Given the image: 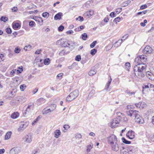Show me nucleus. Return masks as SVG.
Here are the masks:
<instances>
[{
	"mask_svg": "<svg viewBox=\"0 0 154 154\" xmlns=\"http://www.w3.org/2000/svg\"><path fill=\"white\" fill-rule=\"evenodd\" d=\"M146 67L145 64H137L134 67L133 70L134 74L138 78L143 77L144 74L143 73L144 70Z\"/></svg>",
	"mask_w": 154,
	"mask_h": 154,
	"instance_id": "obj_1",
	"label": "nucleus"
},
{
	"mask_svg": "<svg viewBox=\"0 0 154 154\" xmlns=\"http://www.w3.org/2000/svg\"><path fill=\"white\" fill-rule=\"evenodd\" d=\"M79 94V91L77 90H75L67 97L66 98V101L70 102L75 99L78 96Z\"/></svg>",
	"mask_w": 154,
	"mask_h": 154,
	"instance_id": "obj_2",
	"label": "nucleus"
},
{
	"mask_svg": "<svg viewBox=\"0 0 154 154\" xmlns=\"http://www.w3.org/2000/svg\"><path fill=\"white\" fill-rule=\"evenodd\" d=\"M121 116L119 115L117 117L114 118L110 123V126L112 128H114L118 126L120 121Z\"/></svg>",
	"mask_w": 154,
	"mask_h": 154,
	"instance_id": "obj_3",
	"label": "nucleus"
},
{
	"mask_svg": "<svg viewBox=\"0 0 154 154\" xmlns=\"http://www.w3.org/2000/svg\"><path fill=\"white\" fill-rule=\"evenodd\" d=\"M146 57L143 55L137 56L135 59V63L137 64H145L143 63V62H146Z\"/></svg>",
	"mask_w": 154,
	"mask_h": 154,
	"instance_id": "obj_4",
	"label": "nucleus"
},
{
	"mask_svg": "<svg viewBox=\"0 0 154 154\" xmlns=\"http://www.w3.org/2000/svg\"><path fill=\"white\" fill-rule=\"evenodd\" d=\"M108 143L110 145L119 142L117 137L114 134H111L107 138Z\"/></svg>",
	"mask_w": 154,
	"mask_h": 154,
	"instance_id": "obj_5",
	"label": "nucleus"
},
{
	"mask_svg": "<svg viewBox=\"0 0 154 154\" xmlns=\"http://www.w3.org/2000/svg\"><path fill=\"white\" fill-rule=\"evenodd\" d=\"M57 45H60L62 47H68L70 45V44L68 42L64 40L63 39H61L57 41Z\"/></svg>",
	"mask_w": 154,
	"mask_h": 154,
	"instance_id": "obj_6",
	"label": "nucleus"
},
{
	"mask_svg": "<svg viewBox=\"0 0 154 154\" xmlns=\"http://www.w3.org/2000/svg\"><path fill=\"white\" fill-rule=\"evenodd\" d=\"M29 124V122L28 121L21 122L20 127L18 129V131H21L23 130Z\"/></svg>",
	"mask_w": 154,
	"mask_h": 154,
	"instance_id": "obj_7",
	"label": "nucleus"
},
{
	"mask_svg": "<svg viewBox=\"0 0 154 154\" xmlns=\"http://www.w3.org/2000/svg\"><path fill=\"white\" fill-rule=\"evenodd\" d=\"M21 150V148L20 147H15L12 148L10 150V154H18Z\"/></svg>",
	"mask_w": 154,
	"mask_h": 154,
	"instance_id": "obj_8",
	"label": "nucleus"
},
{
	"mask_svg": "<svg viewBox=\"0 0 154 154\" xmlns=\"http://www.w3.org/2000/svg\"><path fill=\"white\" fill-rule=\"evenodd\" d=\"M129 36V35L128 34H126L125 35H124L122 37V39H121L119 40L115 43V46L116 47H118V46H120L121 43L123 42V40H125Z\"/></svg>",
	"mask_w": 154,
	"mask_h": 154,
	"instance_id": "obj_9",
	"label": "nucleus"
},
{
	"mask_svg": "<svg viewBox=\"0 0 154 154\" xmlns=\"http://www.w3.org/2000/svg\"><path fill=\"white\" fill-rule=\"evenodd\" d=\"M135 120L136 122L139 124H143L144 122L143 119L140 116L138 115V113L134 116Z\"/></svg>",
	"mask_w": 154,
	"mask_h": 154,
	"instance_id": "obj_10",
	"label": "nucleus"
},
{
	"mask_svg": "<svg viewBox=\"0 0 154 154\" xmlns=\"http://www.w3.org/2000/svg\"><path fill=\"white\" fill-rule=\"evenodd\" d=\"M112 149L116 152H117L119 150V142L118 143H114L110 145Z\"/></svg>",
	"mask_w": 154,
	"mask_h": 154,
	"instance_id": "obj_11",
	"label": "nucleus"
},
{
	"mask_svg": "<svg viewBox=\"0 0 154 154\" xmlns=\"http://www.w3.org/2000/svg\"><path fill=\"white\" fill-rule=\"evenodd\" d=\"M33 104L29 105L24 112L23 115L25 116L27 114H29L32 110H33Z\"/></svg>",
	"mask_w": 154,
	"mask_h": 154,
	"instance_id": "obj_12",
	"label": "nucleus"
},
{
	"mask_svg": "<svg viewBox=\"0 0 154 154\" xmlns=\"http://www.w3.org/2000/svg\"><path fill=\"white\" fill-rule=\"evenodd\" d=\"M153 52L152 48L149 46H146L144 49L143 52L145 54H150Z\"/></svg>",
	"mask_w": 154,
	"mask_h": 154,
	"instance_id": "obj_13",
	"label": "nucleus"
},
{
	"mask_svg": "<svg viewBox=\"0 0 154 154\" xmlns=\"http://www.w3.org/2000/svg\"><path fill=\"white\" fill-rule=\"evenodd\" d=\"M126 136L129 138L132 139L134 137V132L132 130L129 131L126 134Z\"/></svg>",
	"mask_w": 154,
	"mask_h": 154,
	"instance_id": "obj_14",
	"label": "nucleus"
},
{
	"mask_svg": "<svg viewBox=\"0 0 154 154\" xmlns=\"http://www.w3.org/2000/svg\"><path fill=\"white\" fill-rule=\"evenodd\" d=\"M135 105L137 108L140 109H143L146 106V103L143 102H139L138 103H136Z\"/></svg>",
	"mask_w": 154,
	"mask_h": 154,
	"instance_id": "obj_15",
	"label": "nucleus"
},
{
	"mask_svg": "<svg viewBox=\"0 0 154 154\" xmlns=\"http://www.w3.org/2000/svg\"><path fill=\"white\" fill-rule=\"evenodd\" d=\"M138 112V111H136L135 110L130 109L127 111V114L130 116H134V117Z\"/></svg>",
	"mask_w": 154,
	"mask_h": 154,
	"instance_id": "obj_16",
	"label": "nucleus"
},
{
	"mask_svg": "<svg viewBox=\"0 0 154 154\" xmlns=\"http://www.w3.org/2000/svg\"><path fill=\"white\" fill-rule=\"evenodd\" d=\"M131 148H129L128 149H125L124 151L122 152V150L121 149V154H129V152L133 151L134 150L131 148L132 146H130Z\"/></svg>",
	"mask_w": 154,
	"mask_h": 154,
	"instance_id": "obj_17",
	"label": "nucleus"
},
{
	"mask_svg": "<svg viewBox=\"0 0 154 154\" xmlns=\"http://www.w3.org/2000/svg\"><path fill=\"white\" fill-rule=\"evenodd\" d=\"M94 11L93 10H91L89 11H88L86 12L84 14L87 16L88 18H89L91 17L94 14Z\"/></svg>",
	"mask_w": 154,
	"mask_h": 154,
	"instance_id": "obj_18",
	"label": "nucleus"
},
{
	"mask_svg": "<svg viewBox=\"0 0 154 154\" xmlns=\"http://www.w3.org/2000/svg\"><path fill=\"white\" fill-rule=\"evenodd\" d=\"M51 112L50 108L48 107H47L44 109L42 112L43 114H47Z\"/></svg>",
	"mask_w": 154,
	"mask_h": 154,
	"instance_id": "obj_19",
	"label": "nucleus"
},
{
	"mask_svg": "<svg viewBox=\"0 0 154 154\" xmlns=\"http://www.w3.org/2000/svg\"><path fill=\"white\" fill-rule=\"evenodd\" d=\"M12 26L13 28L15 30L21 27L20 25L18 23H13Z\"/></svg>",
	"mask_w": 154,
	"mask_h": 154,
	"instance_id": "obj_20",
	"label": "nucleus"
},
{
	"mask_svg": "<svg viewBox=\"0 0 154 154\" xmlns=\"http://www.w3.org/2000/svg\"><path fill=\"white\" fill-rule=\"evenodd\" d=\"M63 16V14L62 13L59 12L55 15L54 19L55 20H60L61 17Z\"/></svg>",
	"mask_w": 154,
	"mask_h": 154,
	"instance_id": "obj_21",
	"label": "nucleus"
},
{
	"mask_svg": "<svg viewBox=\"0 0 154 154\" xmlns=\"http://www.w3.org/2000/svg\"><path fill=\"white\" fill-rule=\"evenodd\" d=\"M31 137L30 135H28L25 137V141L28 143H30L32 141Z\"/></svg>",
	"mask_w": 154,
	"mask_h": 154,
	"instance_id": "obj_22",
	"label": "nucleus"
},
{
	"mask_svg": "<svg viewBox=\"0 0 154 154\" xmlns=\"http://www.w3.org/2000/svg\"><path fill=\"white\" fill-rule=\"evenodd\" d=\"M69 51H66L65 49L63 50L59 53V55L60 56H63L69 54Z\"/></svg>",
	"mask_w": 154,
	"mask_h": 154,
	"instance_id": "obj_23",
	"label": "nucleus"
},
{
	"mask_svg": "<svg viewBox=\"0 0 154 154\" xmlns=\"http://www.w3.org/2000/svg\"><path fill=\"white\" fill-rule=\"evenodd\" d=\"M61 134V132L60 130H57L54 132V137L56 138L59 137Z\"/></svg>",
	"mask_w": 154,
	"mask_h": 154,
	"instance_id": "obj_24",
	"label": "nucleus"
},
{
	"mask_svg": "<svg viewBox=\"0 0 154 154\" xmlns=\"http://www.w3.org/2000/svg\"><path fill=\"white\" fill-rule=\"evenodd\" d=\"M96 73V70L95 69L92 68L88 72V74L90 76H92L95 74Z\"/></svg>",
	"mask_w": 154,
	"mask_h": 154,
	"instance_id": "obj_25",
	"label": "nucleus"
},
{
	"mask_svg": "<svg viewBox=\"0 0 154 154\" xmlns=\"http://www.w3.org/2000/svg\"><path fill=\"white\" fill-rule=\"evenodd\" d=\"M57 105L56 104H51L49 106V108H50L51 112L53 111L56 109Z\"/></svg>",
	"mask_w": 154,
	"mask_h": 154,
	"instance_id": "obj_26",
	"label": "nucleus"
},
{
	"mask_svg": "<svg viewBox=\"0 0 154 154\" xmlns=\"http://www.w3.org/2000/svg\"><path fill=\"white\" fill-rule=\"evenodd\" d=\"M12 133V132L11 131L7 132L5 135V140H6L9 139L11 137Z\"/></svg>",
	"mask_w": 154,
	"mask_h": 154,
	"instance_id": "obj_27",
	"label": "nucleus"
},
{
	"mask_svg": "<svg viewBox=\"0 0 154 154\" xmlns=\"http://www.w3.org/2000/svg\"><path fill=\"white\" fill-rule=\"evenodd\" d=\"M19 116V114L18 112H14L11 116V117L13 119H15Z\"/></svg>",
	"mask_w": 154,
	"mask_h": 154,
	"instance_id": "obj_28",
	"label": "nucleus"
},
{
	"mask_svg": "<svg viewBox=\"0 0 154 154\" xmlns=\"http://www.w3.org/2000/svg\"><path fill=\"white\" fill-rule=\"evenodd\" d=\"M110 79L109 80L108 82L107 83L105 87V90H107L109 88V86L110 85L112 80V79L110 76Z\"/></svg>",
	"mask_w": 154,
	"mask_h": 154,
	"instance_id": "obj_29",
	"label": "nucleus"
},
{
	"mask_svg": "<svg viewBox=\"0 0 154 154\" xmlns=\"http://www.w3.org/2000/svg\"><path fill=\"white\" fill-rule=\"evenodd\" d=\"M93 144H89L87 146V152L88 153L90 152V150L93 147Z\"/></svg>",
	"mask_w": 154,
	"mask_h": 154,
	"instance_id": "obj_30",
	"label": "nucleus"
},
{
	"mask_svg": "<svg viewBox=\"0 0 154 154\" xmlns=\"http://www.w3.org/2000/svg\"><path fill=\"white\" fill-rule=\"evenodd\" d=\"M122 20L123 18L122 17H118L114 19L113 21L115 22L116 24H117L118 22H119L121 20Z\"/></svg>",
	"mask_w": 154,
	"mask_h": 154,
	"instance_id": "obj_31",
	"label": "nucleus"
},
{
	"mask_svg": "<svg viewBox=\"0 0 154 154\" xmlns=\"http://www.w3.org/2000/svg\"><path fill=\"white\" fill-rule=\"evenodd\" d=\"M50 63V60L49 58H47L45 59L44 61V64L45 65H48Z\"/></svg>",
	"mask_w": 154,
	"mask_h": 154,
	"instance_id": "obj_32",
	"label": "nucleus"
},
{
	"mask_svg": "<svg viewBox=\"0 0 154 154\" xmlns=\"http://www.w3.org/2000/svg\"><path fill=\"white\" fill-rule=\"evenodd\" d=\"M26 86L25 84L21 85L20 86V89L21 91H23L26 88Z\"/></svg>",
	"mask_w": 154,
	"mask_h": 154,
	"instance_id": "obj_33",
	"label": "nucleus"
},
{
	"mask_svg": "<svg viewBox=\"0 0 154 154\" xmlns=\"http://www.w3.org/2000/svg\"><path fill=\"white\" fill-rule=\"evenodd\" d=\"M120 114L122 116L120 117H122V119H123V121L124 122H126L127 121H128V119L127 118V117L125 116H122V114L120 113V112H119V113H118V114H117V115H118V114L119 115V114Z\"/></svg>",
	"mask_w": 154,
	"mask_h": 154,
	"instance_id": "obj_34",
	"label": "nucleus"
},
{
	"mask_svg": "<svg viewBox=\"0 0 154 154\" xmlns=\"http://www.w3.org/2000/svg\"><path fill=\"white\" fill-rule=\"evenodd\" d=\"M38 57H37L35 59L34 61L33 64L34 66H35L36 65H38Z\"/></svg>",
	"mask_w": 154,
	"mask_h": 154,
	"instance_id": "obj_35",
	"label": "nucleus"
},
{
	"mask_svg": "<svg viewBox=\"0 0 154 154\" xmlns=\"http://www.w3.org/2000/svg\"><path fill=\"white\" fill-rule=\"evenodd\" d=\"M149 85H144L143 86V93L146 90V89H148L149 88Z\"/></svg>",
	"mask_w": 154,
	"mask_h": 154,
	"instance_id": "obj_36",
	"label": "nucleus"
},
{
	"mask_svg": "<svg viewBox=\"0 0 154 154\" xmlns=\"http://www.w3.org/2000/svg\"><path fill=\"white\" fill-rule=\"evenodd\" d=\"M0 20L1 21H3L4 22H5L8 20V19L6 17L2 16Z\"/></svg>",
	"mask_w": 154,
	"mask_h": 154,
	"instance_id": "obj_37",
	"label": "nucleus"
},
{
	"mask_svg": "<svg viewBox=\"0 0 154 154\" xmlns=\"http://www.w3.org/2000/svg\"><path fill=\"white\" fill-rule=\"evenodd\" d=\"M122 140L123 141V142L125 144H129L131 143V141H128L126 139H125L124 138H122Z\"/></svg>",
	"mask_w": 154,
	"mask_h": 154,
	"instance_id": "obj_38",
	"label": "nucleus"
},
{
	"mask_svg": "<svg viewBox=\"0 0 154 154\" xmlns=\"http://www.w3.org/2000/svg\"><path fill=\"white\" fill-rule=\"evenodd\" d=\"M88 37L87 34L85 33L82 35V38L83 40H86Z\"/></svg>",
	"mask_w": 154,
	"mask_h": 154,
	"instance_id": "obj_39",
	"label": "nucleus"
},
{
	"mask_svg": "<svg viewBox=\"0 0 154 154\" xmlns=\"http://www.w3.org/2000/svg\"><path fill=\"white\" fill-rule=\"evenodd\" d=\"M35 22L33 21H30L29 22V25L31 27L35 26Z\"/></svg>",
	"mask_w": 154,
	"mask_h": 154,
	"instance_id": "obj_40",
	"label": "nucleus"
},
{
	"mask_svg": "<svg viewBox=\"0 0 154 154\" xmlns=\"http://www.w3.org/2000/svg\"><path fill=\"white\" fill-rule=\"evenodd\" d=\"M18 98L19 99L18 100L19 101L21 100L23 102H24L26 100V98L23 96H20Z\"/></svg>",
	"mask_w": 154,
	"mask_h": 154,
	"instance_id": "obj_41",
	"label": "nucleus"
},
{
	"mask_svg": "<svg viewBox=\"0 0 154 154\" xmlns=\"http://www.w3.org/2000/svg\"><path fill=\"white\" fill-rule=\"evenodd\" d=\"M97 50L95 49H94L91 50V54L93 56H94L95 54L97 52Z\"/></svg>",
	"mask_w": 154,
	"mask_h": 154,
	"instance_id": "obj_42",
	"label": "nucleus"
},
{
	"mask_svg": "<svg viewBox=\"0 0 154 154\" xmlns=\"http://www.w3.org/2000/svg\"><path fill=\"white\" fill-rule=\"evenodd\" d=\"M31 48V46L30 45H28L27 46H26L24 48V49L26 51L30 50Z\"/></svg>",
	"mask_w": 154,
	"mask_h": 154,
	"instance_id": "obj_43",
	"label": "nucleus"
},
{
	"mask_svg": "<svg viewBox=\"0 0 154 154\" xmlns=\"http://www.w3.org/2000/svg\"><path fill=\"white\" fill-rule=\"evenodd\" d=\"M42 16L44 17H49V13L47 12H44L42 14Z\"/></svg>",
	"mask_w": 154,
	"mask_h": 154,
	"instance_id": "obj_44",
	"label": "nucleus"
},
{
	"mask_svg": "<svg viewBox=\"0 0 154 154\" xmlns=\"http://www.w3.org/2000/svg\"><path fill=\"white\" fill-rule=\"evenodd\" d=\"M6 32L8 34H11L12 32L11 29L10 28H7L6 29Z\"/></svg>",
	"mask_w": 154,
	"mask_h": 154,
	"instance_id": "obj_45",
	"label": "nucleus"
},
{
	"mask_svg": "<svg viewBox=\"0 0 154 154\" xmlns=\"http://www.w3.org/2000/svg\"><path fill=\"white\" fill-rule=\"evenodd\" d=\"M63 75V73H59L57 75V77L59 79H62Z\"/></svg>",
	"mask_w": 154,
	"mask_h": 154,
	"instance_id": "obj_46",
	"label": "nucleus"
},
{
	"mask_svg": "<svg viewBox=\"0 0 154 154\" xmlns=\"http://www.w3.org/2000/svg\"><path fill=\"white\" fill-rule=\"evenodd\" d=\"M38 116L37 117L36 119L34 120L32 122V125H34L38 121Z\"/></svg>",
	"mask_w": 154,
	"mask_h": 154,
	"instance_id": "obj_47",
	"label": "nucleus"
},
{
	"mask_svg": "<svg viewBox=\"0 0 154 154\" xmlns=\"http://www.w3.org/2000/svg\"><path fill=\"white\" fill-rule=\"evenodd\" d=\"M97 42V41H94L92 43H91V44L90 45L91 48H92L94 47L95 45Z\"/></svg>",
	"mask_w": 154,
	"mask_h": 154,
	"instance_id": "obj_48",
	"label": "nucleus"
},
{
	"mask_svg": "<svg viewBox=\"0 0 154 154\" xmlns=\"http://www.w3.org/2000/svg\"><path fill=\"white\" fill-rule=\"evenodd\" d=\"M125 67L128 70L129 68L130 67V64L129 63L127 62L125 64Z\"/></svg>",
	"mask_w": 154,
	"mask_h": 154,
	"instance_id": "obj_49",
	"label": "nucleus"
},
{
	"mask_svg": "<svg viewBox=\"0 0 154 154\" xmlns=\"http://www.w3.org/2000/svg\"><path fill=\"white\" fill-rule=\"evenodd\" d=\"M81 59V56L80 55H78L76 56L75 60L76 61H79Z\"/></svg>",
	"mask_w": 154,
	"mask_h": 154,
	"instance_id": "obj_50",
	"label": "nucleus"
},
{
	"mask_svg": "<svg viewBox=\"0 0 154 154\" xmlns=\"http://www.w3.org/2000/svg\"><path fill=\"white\" fill-rule=\"evenodd\" d=\"M20 48L17 47L15 48L14 51L15 53H19L20 52Z\"/></svg>",
	"mask_w": 154,
	"mask_h": 154,
	"instance_id": "obj_51",
	"label": "nucleus"
},
{
	"mask_svg": "<svg viewBox=\"0 0 154 154\" xmlns=\"http://www.w3.org/2000/svg\"><path fill=\"white\" fill-rule=\"evenodd\" d=\"M45 100L43 98H41L39 99V103H44L45 102Z\"/></svg>",
	"mask_w": 154,
	"mask_h": 154,
	"instance_id": "obj_52",
	"label": "nucleus"
},
{
	"mask_svg": "<svg viewBox=\"0 0 154 154\" xmlns=\"http://www.w3.org/2000/svg\"><path fill=\"white\" fill-rule=\"evenodd\" d=\"M147 22V21L146 20H144L143 22H141L140 23V25L144 27L146 26V23Z\"/></svg>",
	"mask_w": 154,
	"mask_h": 154,
	"instance_id": "obj_53",
	"label": "nucleus"
},
{
	"mask_svg": "<svg viewBox=\"0 0 154 154\" xmlns=\"http://www.w3.org/2000/svg\"><path fill=\"white\" fill-rule=\"evenodd\" d=\"M122 10V8H118L116 9V12L117 14H118Z\"/></svg>",
	"mask_w": 154,
	"mask_h": 154,
	"instance_id": "obj_54",
	"label": "nucleus"
},
{
	"mask_svg": "<svg viewBox=\"0 0 154 154\" xmlns=\"http://www.w3.org/2000/svg\"><path fill=\"white\" fill-rule=\"evenodd\" d=\"M64 29L63 26L60 25L58 28V30L59 31H62Z\"/></svg>",
	"mask_w": 154,
	"mask_h": 154,
	"instance_id": "obj_55",
	"label": "nucleus"
},
{
	"mask_svg": "<svg viewBox=\"0 0 154 154\" xmlns=\"http://www.w3.org/2000/svg\"><path fill=\"white\" fill-rule=\"evenodd\" d=\"M82 137V135L79 133L75 135V137L76 138H81Z\"/></svg>",
	"mask_w": 154,
	"mask_h": 154,
	"instance_id": "obj_56",
	"label": "nucleus"
},
{
	"mask_svg": "<svg viewBox=\"0 0 154 154\" xmlns=\"http://www.w3.org/2000/svg\"><path fill=\"white\" fill-rule=\"evenodd\" d=\"M43 20L42 17H39V24L41 25L42 24Z\"/></svg>",
	"mask_w": 154,
	"mask_h": 154,
	"instance_id": "obj_57",
	"label": "nucleus"
},
{
	"mask_svg": "<svg viewBox=\"0 0 154 154\" xmlns=\"http://www.w3.org/2000/svg\"><path fill=\"white\" fill-rule=\"evenodd\" d=\"M147 7V5H142L140 7V9H143Z\"/></svg>",
	"mask_w": 154,
	"mask_h": 154,
	"instance_id": "obj_58",
	"label": "nucleus"
},
{
	"mask_svg": "<svg viewBox=\"0 0 154 154\" xmlns=\"http://www.w3.org/2000/svg\"><path fill=\"white\" fill-rule=\"evenodd\" d=\"M109 15L111 17H114L116 16V14L114 12H112Z\"/></svg>",
	"mask_w": 154,
	"mask_h": 154,
	"instance_id": "obj_59",
	"label": "nucleus"
},
{
	"mask_svg": "<svg viewBox=\"0 0 154 154\" xmlns=\"http://www.w3.org/2000/svg\"><path fill=\"white\" fill-rule=\"evenodd\" d=\"M130 2H131L130 1L128 0V1H125V2H124V4H126V5H124L123 6L124 7H125V6H127L128 5V4L130 3Z\"/></svg>",
	"mask_w": 154,
	"mask_h": 154,
	"instance_id": "obj_60",
	"label": "nucleus"
},
{
	"mask_svg": "<svg viewBox=\"0 0 154 154\" xmlns=\"http://www.w3.org/2000/svg\"><path fill=\"white\" fill-rule=\"evenodd\" d=\"M150 74H151V75L149 77V79L152 80H154V75L152 74V73Z\"/></svg>",
	"mask_w": 154,
	"mask_h": 154,
	"instance_id": "obj_61",
	"label": "nucleus"
},
{
	"mask_svg": "<svg viewBox=\"0 0 154 154\" xmlns=\"http://www.w3.org/2000/svg\"><path fill=\"white\" fill-rule=\"evenodd\" d=\"M146 73L147 76L149 78V77L151 75V74L150 73H152V72L149 71L146 72Z\"/></svg>",
	"mask_w": 154,
	"mask_h": 154,
	"instance_id": "obj_62",
	"label": "nucleus"
},
{
	"mask_svg": "<svg viewBox=\"0 0 154 154\" xmlns=\"http://www.w3.org/2000/svg\"><path fill=\"white\" fill-rule=\"evenodd\" d=\"M63 128L67 130L70 128V127L68 125H65L63 126Z\"/></svg>",
	"mask_w": 154,
	"mask_h": 154,
	"instance_id": "obj_63",
	"label": "nucleus"
},
{
	"mask_svg": "<svg viewBox=\"0 0 154 154\" xmlns=\"http://www.w3.org/2000/svg\"><path fill=\"white\" fill-rule=\"evenodd\" d=\"M73 31L72 30H69L67 31L66 32V33L67 34H72L73 33Z\"/></svg>",
	"mask_w": 154,
	"mask_h": 154,
	"instance_id": "obj_64",
	"label": "nucleus"
}]
</instances>
